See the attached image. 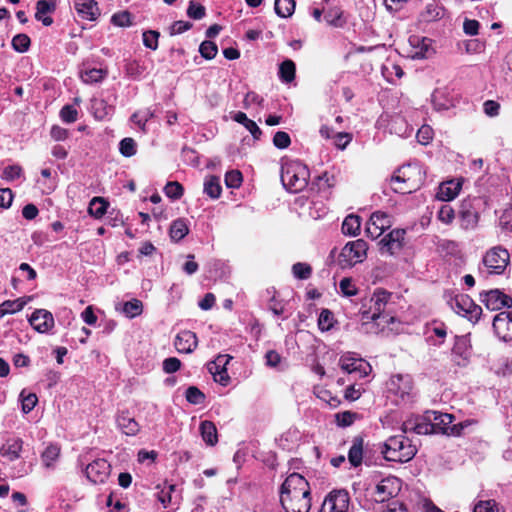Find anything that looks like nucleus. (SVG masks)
<instances>
[{
	"mask_svg": "<svg viewBox=\"0 0 512 512\" xmlns=\"http://www.w3.org/2000/svg\"><path fill=\"white\" fill-rule=\"evenodd\" d=\"M280 502L286 512H309L310 486L299 473L290 474L280 488Z\"/></svg>",
	"mask_w": 512,
	"mask_h": 512,
	"instance_id": "obj_1",
	"label": "nucleus"
},
{
	"mask_svg": "<svg viewBox=\"0 0 512 512\" xmlns=\"http://www.w3.org/2000/svg\"><path fill=\"white\" fill-rule=\"evenodd\" d=\"M309 177L310 171L301 161L288 158L281 159L280 178L287 191L291 193L303 191L308 185Z\"/></svg>",
	"mask_w": 512,
	"mask_h": 512,
	"instance_id": "obj_2",
	"label": "nucleus"
},
{
	"mask_svg": "<svg viewBox=\"0 0 512 512\" xmlns=\"http://www.w3.org/2000/svg\"><path fill=\"white\" fill-rule=\"evenodd\" d=\"M425 173L419 164L400 167L392 176V189L396 193L408 194L418 190L424 182Z\"/></svg>",
	"mask_w": 512,
	"mask_h": 512,
	"instance_id": "obj_3",
	"label": "nucleus"
},
{
	"mask_svg": "<svg viewBox=\"0 0 512 512\" xmlns=\"http://www.w3.org/2000/svg\"><path fill=\"white\" fill-rule=\"evenodd\" d=\"M382 453L387 461L404 463L416 455L417 448L405 435H396L386 440Z\"/></svg>",
	"mask_w": 512,
	"mask_h": 512,
	"instance_id": "obj_4",
	"label": "nucleus"
},
{
	"mask_svg": "<svg viewBox=\"0 0 512 512\" xmlns=\"http://www.w3.org/2000/svg\"><path fill=\"white\" fill-rule=\"evenodd\" d=\"M482 262L487 274L500 275L510 262V254L502 246H495L485 253Z\"/></svg>",
	"mask_w": 512,
	"mask_h": 512,
	"instance_id": "obj_5",
	"label": "nucleus"
},
{
	"mask_svg": "<svg viewBox=\"0 0 512 512\" xmlns=\"http://www.w3.org/2000/svg\"><path fill=\"white\" fill-rule=\"evenodd\" d=\"M368 244L363 239L348 242L339 255L343 266H354L363 262L367 257Z\"/></svg>",
	"mask_w": 512,
	"mask_h": 512,
	"instance_id": "obj_6",
	"label": "nucleus"
},
{
	"mask_svg": "<svg viewBox=\"0 0 512 512\" xmlns=\"http://www.w3.org/2000/svg\"><path fill=\"white\" fill-rule=\"evenodd\" d=\"M450 306L455 313L467 317L470 321H477L482 313V308L466 294L456 295L451 299Z\"/></svg>",
	"mask_w": 512,
	"mask_h": 512,
	"instance_id": "obj_7",
	"label": "nucleus"
},
{
	"mask_svg": "<svg viewBox=\"0 0 512 512\" xmlns=\"http://www.w3.org/2000/svg\"><path fill=\"white\" fill-rule=\"evenodd\" d=\"M339 366L343 372L354 376L355 379L364 378L371 372V366L367 361L356 358L350 353L340 357Z\"/></svg>",
	"mask_w": 512,
	"mask_h": 512,
	"instance_id": "obj_8",
	"label": "nucleus"
},
{
	"mask_svg": "<svg viewBox=\"0 0 512 512\" xmlns=\"http://www.w3.org/2000/svg\"><path fill=\"white\" fill-rule=\"evenodd\" d=\"M426 419L431 422L435 433L459 434L457 425H451L454 416L438 411H426Z\"/></svg>",
	"mask_w": 512,
	"mask_h": 512,
	"instance_id": "obj_9",
	"label": "nucleus"
},
{
	"mask_svg": "<svg viewBox=\"0 0 512 512\" xmlns=\"http://www.w3.org/2000/svg\"><path fill=\"white\" fill-rule=\"evenodd\" d=\"M400 479L394 476L382 479L373 492L376 502H385L398 495L400 491Z\"/></svg>",
	"mask_w": 512,
	"mask_h": 512,
	"instance_id": "obj_10",
	"label": "nucleus"
},
{
	"mask_svg": "<svg viewBox=\"0 0 512 512\" xmlns=\"http://www.w3.org/2000/svg\"><path fill=\"white\" fill-rule=\"evenodd\" d=\"M409 50L407 56L411 59L429 58L434 50L432 48V40L427 37L412 35L408 39Z\"/></svg>",
	"mask_w": 512,
	"mask_h": 512,
	"instance_id": "obj_11",
	"label": "nucleus"
},
{
	"mask_svg": "<svg viewBox=\"0 0 512 512\" xmlns=\"http://www.w3.org/2000/svg\"><path fill=\"white\" fill-rule=\"evenodd\" d=\"M480 300L491 311L512 306V298L499 289H491L480 293Z\"/></svg>",
	"mask_w": 512,
	"mask_h": 512,
	"instance_id": "obj_12",
	"label": "nucleus"
},
{
	"mask_svg": "<svg viewBox=\"0 0 512 512\" xmlns=\"http://www.w3.org/2000/svg\"><path fill=\"white\" fill-rule=\"evenodd\" d=\"M391 294L385 290L377 289L370 299V309L374 312V317H378L387 324L394 323L395 318L385 312L386 305Z\"/></svg>",
	"mask_w": 512,
	"mask_h": 512,
	"instance_id": "obj_13",
	"label": "nucleus"
},
{
	"mask_svg": "<svg viewBox=\"0 0 512 512\" xmlns=\"http://www.w3.org/2000/svg\"><path fill=\"white\" fill-rule=\"evenodd\" d=\"M111 472V465L105 459H96L85 469L87 479L93 484H103Z\"/></svg>",
	"mask_w": 512,
	"mask_h": 512,
	"instance_id": "obj_14",
	"label": "nucleus"
},
{
	"mask_svg": "<svg viewBox=\"0 0 512 512\" xmlns=\"http://www.w3.org/2000/svg\"><path fill=\"white\" fill-rule=\"evenodd\" d=\"M349 494L345 490L333 491L324 500L321 512H348Z\"/></svg>",
	"mask_w": 512,
	"mask_h": 512,
	"instance_id": "obj_15",
	"label": "nucleus"
},
{
	"mask_svg": "<svg viewBox=\"0 0 512 512\" xmlns=\"http://www.w3.org/2000/svg\"><path fill=\"white\" fill-rule=\"evenodd\" d=\"M475 202H479V200L476 198H468L464 199L460 204L459 217L461 227L466 230L475 228L479 220V214L475 207Z\"/></svg>",
	"mask_w": 512,
	"mask_h": 512,
	"instance_id": "obj_16",
	"label": "nucleus"
},
{
	"mask_svg": "<svg viewBox=\"0 0 512 512\" xmlns=\"http://www.w3.org/2000/svg\"><path fill=\"white\" fill-rule=\"evenodd\" d=\"M406 231L404 229H394L388 233L379 242L381 253L395 255L401 251L404 245Z\"/></svg>",
	"mask_w": 512,
	"mask_h": 512,
	"instance_id": "obj_17",
	"label": "nucleus"
},
{
	"mask_svg": "<svg viewBox=\"0 0 512 512\" xmlns=\"http://www.w3.org/2000/svg\"><path fill=\"white\" fill-rule=\"evenodd\" d=\"M391 226L390 217L384 212H374L366 224V235L371 239H377Z\"/></svg>",
	"mask_w": 512,
	"mask_h": 512,
	"instance_id": "obj_18",
	"label": "nucleus"
},
{
	"mask_svg": "<svg viewBox=\"0 0 512 512\" xmlns=\"http://www.w3.org/2000/svg\"><path fill=\"white\" fill-rule=\"evenodd\" d=\"M493 329L499 339L503 341L512 340V311L497 314L493 319Z\"/></svg>",
	"mask_w": 512,
	"mask_h": 512,
	"instance_id": "obj_19",
	"label": "nucleus"
},
{
	"mask_svg": "<svg viewBox=\"0 0 512 512\" xmlns=\"http://www.w3.org/2000/svg\"><path fill=\"white\" fill-rule=\"evenodd\" d=\"M404 434L414 432L419 435L434 434V428L431 422L426 419V413L423 416H416L406 420L402 425Z\"/></svg>",
	"mask_w": 512,
	"mask_h": 512,
	"instance_id": "obj_20",
	"label": "nucleus"
},
{
	"mask_svg": "<svg viewBox=\"0 0 512 512\" xmlns=\"http://www.w3.org/2000/svg\"><path fill=\"white\" fill-rule=\"evenodd\" d=\"M24 442L20 437H10L0 447V456L8 462H13L21 457Z\"/></svg>",
	"mask_w": 512,
	"mask_h": 512,
	"instance_id": "obj_21",
	"label": "nucleus"
},
{
	"mask_svg": "<svg viewBox=\"0 0 512 512\" xmlns=\"http://www.w3.org/2000/svg\"><path fill=\"white\" fill-rule=\"evenodd\" d=\"M29 323L39 333H46L54 326V318L48 310L37 309L30 316Z\"/></svg>",
	"mask_w": 512,
	"mask_h": 512,
	"instance_id": "obj_22",
	"label": "nucleus"
},
{
	"mask_svg": "<svg viewBox=\"0 0 512 512\" xmlns=\"http://www.w3.org/2000/svg\"><path fill=\"white\" fill-rule=\"evenodd\" d=\"M175 348L180 353H192L198 345V339L194 332L180 331L174 341Z\"/></svg>",
	"mask_w": 512,
	"mask_h": 512,
	"instance_id": "obj_23",
	"label": "nucleus"
},
{
	"mask_svg": "<svg viewBox=\"0 0 512 512\" xmlns=\"http://www.w3.org/2000/svg\"><path fill=\"white\" fill-rule=\"evenodd\" d=\"M75 9L82 19L94 21L100 15L97 2L95 0H75Z\"/></svg>",
	"mask_w": 512,
	"mask_h": 512,
	"instance_id": "obj_24",
	"label": "nucleus"
},
{
	"mask_svg": "<svg viewBox=\"0 0 512 512\" xmlns=\"http://www.w3.org/2000/svg\"><path fill=\"white\" fill-rule=\"evenodd\" d=\"M462 187L460 180H449L440 184L437 198L442 201H451L457 197Z\"/></svg>",
	"mask_w": 512,
	"mask_h": 512,
	"instance_id": "obj_25",
	"label": "nucleus"
},
{
	"mask_svg": "<svg viewBox=\"0 0 512 512\" xmlns=\"http://www.w3.org/2000/svg\"><path fill=\"white\" fill-rule=\"evenodd\" d=\"M395 394L400 395L402 399L409 396L412 390V382L408 375H395L390 380V388Z\"/></svg>",
	"mask_w": 512,
	"mask_h": 512,
	"instance_id": "obj_26",
	"label": "nucleus"
},
{
	"mask_svg": "<svg viewBox=\"0 0 512 512\" xmlns=\"http://www.w3.org/2000/svg\"><path fill=\"white\" fill-rule=\"evenodd\" d=\"M55 9V0H39L36 3L35 18L41 21L44 26H50L53 23V19L45 15L54 12Z\"/></svg>",
	"mask_w": 512,
	"mask_h": 512,
	"instance_id": "obj_27",
	"label": "nucleus"
},
{
	"mask_svg": "<svg viewBox=\"0 0 512 512\" xmlns=\"http://www.w3.org/2000/svg\"><path fill=\"white\" fill-rule=\"evenodd\" d=\"M117 426L127 436L136 435L140 429L139 424L128 413H121L117 417Z\"/></svg>",
	"mask_w": 512,
	"mask_h": 512,
	"instance_id": "obj_28",
	"label": "nucleus"
},
{
	"mask_svg": "<svg viewBox=\"0 0 512 512\" xmlns=\"http://www.w3.org/2000/svg\"><path fill=\"white\" fill-rule=\"evenodd\" d=\"M116 310L122 312L127 318H135L142 314L143 304L138 299H132L124 303H118Z\"/></svg>",
	"mask_w": 512,
	"mask_h": 512,
	"instance_id": "obj_29",
	"label": "nucleus"
},
{
	"mask_svg": "<svg viewBox=\"0 0 512 512\" xmlns=\"http://www.w3.org/2000/svg\"><path fill=\"white\" fill-rule=\"evenodd\" d=\"M363 444L361 437H355L348 452V460L353 467H358L363 460Z\"/></svg>",
	"mask_w": 512,
	"mask_h": 512,
	"instance_id": "obj_30",
	"label": "nucleus"
},
{
	"mask_svg": "<svg viewBox=\"0 0 512 512\" xmlns=\"http://www.w3.org/2000/svg\"><path fill=\"white\" fill-rule=\"evenodd\" d=\"M200 433L206 444L214 446L218 442L217 428L213 422L208 420L201 422Z\"/></svg>",
	"mask_w": 512,
	"mask_h": 512,
	"instance_id": "obj_31",
	"label": "nucleus"
},
{
	"mask_svg": "<svg viewBox=\"0 0 512 512\" xmlns=\"http://www.w3.org/2000/svg\"><path fill=\"white\" fill-rule=\"evenodd\" d=\"M233 120L242 124L252 134L254 139H260V136L262 135L261 129L258 127L256 122L249 119L244 112L239 111L235 113Z\"/></svg>",
	"mask_w": 512,
	"mask_h": 512,
	"instance_id": "obj_32",
	"label": "nucleus"
},
{
	"mask_svg": "<svg viewBox=\"0 0 512 512\" xmlns=\"http://www.w3.org/2000/svg\"><path fill=\"white\" fill-rule=\"evenodd\" d=\"M60 457V447L55 444H50L41 454V460L45 468L53 469L55 463Z\"/></svg>",
	"mask_w": 512,
	"mask_h": 512,
	"instance_id": "obj_33",
	"label": "nucleus"
},
{
	"mask_svg": "<svg viewBox=\"0 0 512 512\" xmlns=\"http://www.w3.org/2000/svg\"><path fill=\"white\" fill-rule=\"evenodd\" d=\"M361 227V219L359 216L351 214L348 215L342 223V232L348 236H356Z\"/></svg>",
	"mask_w": 512,
	"mask_h": 512,
	"instance_id": "obj_34",
	"label": "nucleus"
},
{
	"mask_svg": "<svg viewBox=\"0 0 512 512\" xmlns=\"http://www.w3.org/2000/svg\"><path fill=\"white\" fill-rule=\"evenodd\" d=\"M25 305L26 301L23 298L4 301L0 305V318H3L7 314H14L21 311Z\"/></svg>",
	"mask_w": 512,
	"mask_h": 512,
	"instance_id": "obj_35",
	"label": "nucleus"
},
{
	"mask_svg": "<svg viewBox=\"0 0 512 512\" xmlns=\"http://www.w3.org/2000/svg\"><path fill=\"white\" fill-rule=\"evenodd\" d=\"M220 179L216 176H209L204 182V193L212 199H217L221 195Z\"/></svg>",
	"mask_w": 512,
	"mask_h": 512,
	"instance_id": "obj_36",
	"label": "nucleus"
},
{
	"mask_svg": "<svg viewBox=\"0 0 512 512\" xmlns=\"http://www.w3.org/2000/svg\"><path fill=\"white\" fill-rule=\"evenodd\" d=\"M295 71V63L292 60L287 59L279 66V78L282 82L290 83L295 78Z\"/></svg>",
	"mask_w": 512,
	"mask_h": 512,
	"instance_id": "obj_37",
	"label": "nucleus"
},
{
	"mask_svg": "<svg viewBox=\"0 0 512 512\" xmlns=\"http://www.w3.org/2000/svg\"><path fill=\"white\" fill-rule=\"evenodd\" d=\"M189 232L187 223L184 219L179 218L172 222L170 227V236L175 241L182 240Z\"/></svg>",
	"mask_w": 512,
	"mask_h": 512,
	"instance_id": "obj_38",
	"label": "nucleus"
},
{
	"mask_svg": "<svg viewBox=\"0 0 512 512\" xmlns=\"http://www.w3.org/2000/svg\"><path fill=\"white\" fill-rule=\"evenodd\" d=\"M275 13L281 18L290 17L295 10L294 0H275Z\"/></svg>",
	"mask_w": 512,
	"mask_h": 512,
	"instance_id": "obj_39",
	"label": "nucleus"
},
{
	"mask_svg": "<svg viewBox=\"0 0 512 512\" xmlns=\"http://www.w3.org/2000/svg\"><path fill=\"white\" fill-rule=\"evenodd\" d=\"M108 203L101 197H94L89 204V214L97 219L101 218L107 211Z\"/></svg>",
	"mask_w": 512,
	"mask_h": 512,
	"instance_id": "obj_40",
	"label": "nucleus"
},
{
	"mask_svg": "<svg viewBox=\"0 0 512 512\" xmlns=\"http://www.w3.org/2000/svg\"><path fill=\"white\" fill-rule=\"evenodd\" d=\"M324 20L327 24L334 27H342L345 24V19L343 18V12L340 8H331L324 15Z\"/></svg>",
	"mask_w": 512,
	"mask_h": 512,
	"instance_id": "obj_41",
	"label": "nucleus"
},
{
	"mask_svg": "<svg viewBox=\"0 0 512 512\" xmlns=\"http://www.w3.org/2000/svg\"><path fill=\"white\" fill-rule=\"evenodd\" d=\"M292 273L296 279L306 280L312 275V267L303 262H297L292 266Z\"/></svg>",
	"mask_w": 512,
	"mask_h": 512,
	"instance_id": "obj_42",
	"label": "nucleus"
},
{
	"mask_svg": "<svg viewBox=\"0 0 512 512\" xmlns=\"http://www.w3.org/2000/svg\"><path fill=\"white\" fill-rule=\"evenodd\" d=\"M469 350V341L466 336H456L455 343L452 349L454 354H457L464 359L467 358V353Z\"/></svg>",
	"mask_w": 512,
	"mask_h": 512,
	"instance_id": "obj_43",
	"label": "nucleus"
},
{
	"mask_svg": "<svg viewBox=\"0 0 512 512\" xmlns=\"http://www.w3.org/2000/svg\"><path fill=\"white\" fill-rule=\"evenodd\" d=\"M106 72L102 69H89L81 74V78L85 83H97L104 79Z\"/></svg>",
	"mask_w": 512,
	"mask_h": 512,
	"instance_id": "obj_44",
	"label": "nucleus"
},
{
	"mask_svg": "<svg viewBox=\"0 0 512 512\" xmlns=\"http://www.w3.org/2000/svg\"><path fill=\"white\" fill-rule=\"evenodd\" d=\"M136 142L133 138H124L120 141L119 150L120 153L125 157H131L136 154Z\"/></svg>",
	"mask_w": 512,
	"mask_h": 512,
	"instance_id": "obj_45",
	"label": "nucleus"
},
{
	"mask_svg": "<svg viewBox=\"0 0 512 512\" xmlns=\"http://www.w3.org/2000/svg\"><path fill=\"white\" fill-rule=\"evenodd\" d=\"M199 52L203 58L211 60L217 55L218 48L214 42L206 40L200 44Z\"/></svg>",
	"mask_w": 512,
	"mask_h": 512,
	"instance_id": "obj_46",
	"label": "nucleus"
},
{
	"mask_svg": "<svg viewBox=\"0 0 512 512\" xmlns=\"http://www.w3.org/2000/svg\"><path fill=\"white\" fill-rule=\"evenodd\" d=\"M30 46V38L26 34H17L12 39V47L20 53L26 52Z\"/></svg>",
	"mask_w": 512,
	"mask_h": 512,
	"instance_id": "obj_47",
	"label": "nucleus"
},
{
	"mask_svg": "<svg viewBox=\"0 0 512 512\" xmlns=\"http://www.w3.org/2000/svg\"><path fill=\"white\" fill-rule=\"evenodd\" d=\"M186 400L194 405L202 404L205 400V395L197 387L190 386L186 390Z\"/></svg>",
	"mask_w": 512,
	"mask_h": 512,
	"instance_id": "obj_48",
	"label": "nucleus"
},
{
	"mask_svg": "<svg viewBox=\"0 0 512 512\" xmlns=\"http://www.w3.org/2000/svg\"><path fill=\"white\" fill-rule=\"evenodd\" d=\"M499 226L505 233H512V207L505 209L499 217Z\"/></svg>",
	"mask_w": 512,
	"mask_h": 512,
	"instance_id": "obj_49",
	"label": "nucleus"
},
{
	"mask_svg": "<svg viewBox=\"0 0 512 512\" xmlns=\"http://www.w3.org/2000/svg\"><path fill=\"white\" fill-rule=\"evenodd\" d=\"M336 423L341 427H347L354 423L358 418L357 413L351 411H344L335 415Z\"/></svg>",
	"mask_w": 512,
	"mask_h": 512,
	"instance_id": "obj_50",
	"label": "nucleus"
},
{
	"mask_svg": "<svg viewBox=\"0 0 512 512\" xmlns=\"http://www.w3.org/2000/svg\"><path fill=\"white\" fill-rule=\"evenodd\" d=\"M442 15V10L437 5L429 4L422 13V18L424 21L431 22L441 18Z\"/></svg>",
	"mask_w": 512,
	"mask_h": 512,
	"instance_id": "obj_51",
	"label": "nucleus"
},
{
	"mask_svg": "<svg viewBox=\"0 0 512 512\" xmlns=\"http://www.w3.org/2000/svg\"><path fill=\"white\" fill-rule=\"evenodd\" d=\"M438 219L444 224H451L455 218L454 209L449 204H444L438 211Z\"/></svg>",
	"mask_w": 512,
	"mask_h": 512,
	"instance_id": "obj_52",
	"label": "nucleus"
},
{
	"mask_svg": "<svg viewBox=\"0 0 512 512\" xmlns=\"http://www.w3.org/2000/svg\"><path fill=\"white\" fill-rule=\"evenodd\" d=\"M160 34L155 30H148L143 33V44L145 47L156 50L158 48V38Z\"/></svg>",
	"mask_w": 512,
	"mask_h": 512,
	"instance_id": "obj_53",
	"label": "nucleus"
},
{
	"mask_svg": "<svg viewBox=\"0 0 512 512\" xmlns=\"http://www.w3.org/2000/svg\"><path fill=\"white\" fill-rule=\"evenodd\" d=\"M20 397L22 402V411L24 413H29L30 411H32L38 401L36 394L29 393L27 395H24V391H22Z\"/></svg>",
	"mask_w": 512,
	"mask_h": 512,
	"instance_id": "obj_54",
	"label": "nucleus"
},
{
	"mask_svg": "<svg viewBox=\"0 0 512 512\" xmlns=\"http://www.w3.org/2000/svg\"><path fill=\"white\" fill-rule=\"evenodd\" d=\"M473 512H500V508L495 500H485L475 504Z\"/></svg>",
	"mask_w": 512,
	"mask_h": 512,
	"instance_id": "obj_55",
	"label": "nucleus"
},
{
	"mask_svg": "<svg viewBox=\"0 0 512 512\" xmlns=\"http://www.w3.org/2000/svg\"><path fill=\"white\" fill-rule=\"evenodd\" d=\"M187 15L192 19L200 20L205 16V7L191 0L187 9Z\"/></svg>",
	"mask_w": 512,
	"mask_h": 512,
	"instance_id": "obj_56",
	"label": "nucleus"
},
{
	"mask_svg": "<svg viewBox=\"0 0 512 512\" xmlns=\"http://www.w3.org/2000/svg\"><path fill=\"white\" fill-rule=\"evenodd\" d=\"M333 314L328 309H323L318 318V326L322 331H328L332 327Z\"/></svg>",
	"mask_w": 512,
	"mask_h": 512,
	"instance_id": "obj_57",
	"label": "nucleus"
},
{
	"mask_svg": "<svg viewBox=\"0 0 512 512\" xmlns=\"http://www.w3.org/2000/svg\"><path fill=\"white\" fill-rule=\"evenodd\" d=\"M164 191L166 196L171 199H179L183 195V187L178 182H168Z\"/></svg>",
	"mask_w": 512,
	"mask_h": 512,
	"instance_id": "obj_58",
	"label": "nucleus"
},
{
	"mask_svg": "<svg viewBox=\"0 0 512 512\" xmlns=\"http://www.w3.org/2000/svg\"><path fill=\"white\" fill-rule=\"evenodd\" d=\"M111 22L118 27H128L132 24L131 14L128 11L115 13L111 18Z\"/></svg>",
	"mask_w": 512,
	"mask_h": 512,
	"instance_id": "obj_59",
	"label": "nucleus"
},
{
	"mask_svg": "<svg viewBox=\"0 0 512 512\" xmlns=\"http://www.w3.org/2000/svg\"><path fill=\"white\" fill-rule=\"evenodd\" d=\"M334 184V177L328 175L326 172L318 176L312 183V185H316L318 187V190H327L333 187Z\"/></svg>",
	"mask_w": 512,
	"mask_h": 512,
	"instance_id": "obj_60",
	"label": "nucleus"
},
{
	"mask_svg": "<svg viewBox=\"0 0 512 512\" xmlns=\"http://www.w3.org/2000/svg\"><path fill=\"white\" fill-rule=\"evenodd\" d=\"M225 183L229 188H238L242 183V174L238 170L228 171L225 175Z\"/></svg>",
	"mask_w": 512,
	"mask_h": 512,
	"instance_id": "obj_61",
	"label": "nucleus"
},
{
	"mask_svg": "<svg viewBox=\"0 0 512 512\" xmlns=\"http://www.w3.org/2000/svg\"><path fill=\"white\" fill-rule=\"evenodd\" d=\"M273 144L279 149H286L291 144V139L288 133L284 131H278L273 137Z\"/></svg>",
	"mask_w": 512,
	"mask_h": 512,
	"instance_id": "obj_62",
	"label": "nucleus"
},
{
	"mask_svg": "<svg viewBox=\"0 0 512 512\" xmlns=\"http://www.w3.org/2000/svg\"><path fill=\"white\" fill-rule=\"evenodd\" d=\"M78 112L72 105H65L60 110V117L66 123H74L77 120Z\"/></svg>",
	"mask_w": 512,
	"mask_h": 512,
	"instance_id": "obj_63",
	"label": "nucleus"
},
{
	"mask_svg": "<svg viewBox=\"0 0 512 512\" xmlns=\"http://www.w3.org/2000/svg\"><path fill=\"white\" fill-rule=\"evenodd\" d=\"M22 174V168L19 165H8L4 168L2 177L5 180L13 181L20 178Z\"/></svg>",
	"mask_w": 512,
	"mask_h": 512,
	"instance_id": "obj_64",
	"label": "nucleus"
}]
</instances>
